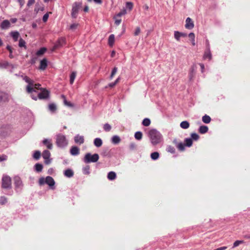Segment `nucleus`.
I'll return each mask as SVG.
<instances>
[{
  "label": "nucleus",
  "instance_id": "nucleus-1",
  "mask_svg": "<svg viewBox=\"0 0 250 250\" xmlns=\"http://www.w3.org/2000/svg\"><path fill=\"white\" fill-rule=\"evenodd\" d=\"M147 135L153 146L160 144L163 139L161 133L154 128L150 129L147 132Z\"/></svg>",
  "mask_w": 250,
  "mask_h": 250
},
{
  "label": "nucleus",
  "instance_id": "nucleus-58",
  "mask_svg": "<svg viewBox=\"0 0 250 250\" xmlns=\"http://www.w3.org/2000/svg\"><path fill=\"white\" fill-rule=\"evenodd\" d=\"M125 13H126L125 10H124L123 11H121L118 14H117V17H121V16H123V15H125Z\"/></svg>",
  "mask_w": 250,
  "mask_h": 250
},
{
  "label": "nucleus",
  "instance_id": "nucleus-50",
  "mask_svg": "<svg viewBox=\"0 0 250 250\" xmlns=\"http://www.w3.org/2000/svg\"><path fill=\"white\" fill-rule=\"evenodd\" d=\"M125 6L126 8L128 9L129 10H131L133 6V3L131 2H127L126 3Z\"/></svg>",
  "mask_w": 250,
  "mask_h": 250
},
{
  "label": "nucleus",
  "instance_id": "nucleus-46",
  "mask_svg": "<svg viewBox=\"0 0 250 250\" xmlns=\"http://www.w3.org/2000/svg\"><path fill=\"white\" fill-rule=\"evenodd\" d=\"M7 202V199L5 196H1L0 197V205H5Z\"/></svg>",
  "mask_w": 250,
  "mask_h": 250
},
{
  "label": "nucleus",
  "instance_id": "nucleus-52",
  "mask_svg": "<svg viewBox=\"0 0 250 250\" xmlns=\"http://www.w3.org/2000/svg\"><path fill=\"white\" fill-rule=\"evenodd\" d=\"M117 71V68L115 67L113 68L110 75V79H112Z\"/></svg>",
  "mask_w": 250,
  "mask_h": 250
},
{
  "label": "nucleus",
  "instance_id": "nucleus-29",
  "mask_svg": "<svg viewBox=\"0 0 250 250\" xmlns=\"http://www.w3.org/2000/svg\"><path fill=\"white\" fill-rule=\"evenodd\" d=\"M112 143L114 144H118L121 142L120 138L117 135H114L111 139Z\"/></svg>",
  "mask_w": 250,
  "mask_h": 250
},
{
  "label": "nucleus",
  "instance_id": "nucleus-21",
  "mask_svg": "<svg viewBox=\"0 0 250 250\" xmlns=\"http://www.w3.org/2000/svg\"><path fill=\"white\" fill-rule=\"evenodd\" d=\"M8 66H11L12 68H14V65L7 61H3L0 62V68H7Z\"/></svg>",
  "mask_w": 250,
  "mask_h": 250
},
{
  "label": "nucleus",
  "instance_id": "nucleus-20",
  "mask_svg": "<svg viewBox=\"0 0 250 250\" xmlns=\"http://www.w3.org/2000/svg\"><path fill=\"white\" fill-rule=\"evenodd\" d=\"M8 95L6 93L0 91V103L6 102L8 101Z\"/></svg>",
  "mask_w": 250,
  "mask_h": 250
},
{
  "label": "nucleus",
  "instance_id": "nucleus-60",
  "mask_svg": "<svg viewBox=\"0 0 250 250\" xmlns=\"http://www.w3.org/2000/svg\"><path fill=\"white\" fill-rule=\"evenodd\" d=\"M78 25V24L76 23L72 24L70 26V28L72 30L75 29L77 27Z\"/></svg>",
  "mask_w": 250,
  "mask_h": 250
},
{
  "label": "nucleus",
  "instance_id": "nucleus-63",
  "mask_svg": "<svg viewBox=\"0 0 250 250\" xmlns=\"http://www.w3.org/2000/svg\"><path fill=\"white\" fill-rule=\"evenodd\" d=\"M199 64V65H200V66L201 67L202 73H203L204 69H205L204 64L203 63H200Z\"/></svg>",
  "mask_w": 250,
  "mask_h": 250
},
{
  "label": "nucleus",
  "instance_id": "nucleus-62",
  "mask_svg": "<svg viewBox=\"0 0 250 250\" xmlns=\"http://www.w3.org/2000/svg\"><path fill=\"white\" fill-rule=\"evenodd\" d=\"M35 2V0H28L27 2V6H30V5L34 4Z\"/></svg>",
  "mask_w": 250,
  "mask_h": 250
},
{
  "label": "nucleus",
  "instance_id": "nucleus-24",
  "mask_svg": "<svg viewBox=\"0 0 250 250\" xmlns=\"http://www.w3.org/2000/svg\"><path fill=\"white\" fill-rule=\"evenodd\" d=\"M94 144L96 147H99L102 146L103 144V141L101 138H96L94 140Z\"/></svg>",
  "mask_w": 250,
  "mask_h": 250
},
{
  "label": "nucleus",
  "instance_id": "nucleus-11",
  "mask_svg": "<svg viewBox=\"0 0 250 250\" xmlns=\"http://www.w3.org/2000/svg\"><path fill=\"white\" fill-rule=\"evenodd\" d=\"M45 184L48 185L51 189H54V185L55 184V181L53 178L49 176H48L45 178Z\"/></svg>",
  "mask_w": 250,
  "mask_h": 250
},
{
  "label": "nucleus",
  "instance_id": "nucleus-30",
  "mask_svg": "<svg viewBox=\"0 0 250 250\" xmlns=\"http://www.w3.org/2000/svg\"><path fill=\"white\" fill-rule=\"evenodd\" d=\"M41 84L39 83H34V82L33 81V84L32 85V88L33 89V92H36V90H42V88H40Z\"/></svg>",
  "mask_w": 250,
  "mask_h": 250
},
{
  "label": "nucleus",
  "instance_id": "nucleus-41",
  "mask_svg": "<svg viewBox=\"0 0 250 250\" xmlns=\"http://www.w3.org/2000/svg\"><path fill=\"white\" fill-rule=\"evenodd\" d=\"M142 133L141 131H137L135 133L134 137L136 140H140L142 138Z\"/></svg>",
  "mask_w": 250,
  "mask_h": 250
},
{
  "label": "nucleus",
  "instance_id": "nucleus-33",
  "mask_svg": "<svg viewBox=\"0 0 250 250\" xmlns=\"http://www.w3.org/2000/svg\"><path fill=\"white\" fill-rule=\"evenodd\" d=\"M202 121L205 124H208L211 121V118L209 116L205 115L202 117Z\"/></svg>",
  "mask_w": 250,
  "mask_h": 250
},
{
  "label": "nucleus",
  "instance_id": "nucleus-59",
  "mask_svg": "<svg viewBox=\"0 0 250 250\" xmlns=\"http://www.w3.org/2000/svg\"><path fill=\"white\" fill-rule=\"evenodd\" d=\"M206 49H210V45L208 40L206 41Z\"/></svg>",
  "mask_w": 250,
  "mask_h": 250
},
{
  "label": "nucleus",
  "instance_id": "nucleus-53",
  "mask_svg": "<svg viewBox=\"0 0 250 250\" xmlns=\"http://www.w3.org/2000/svg\"><path fill=\"white\" fill-rule=\"evenodd\" d=\"M129 148L130 150H135L136 148V145L134 143H131L129 145Z\"/></svg>",
  "mask_w": 250,
  "mask_h": 250
},
{
  "label": "nucleus",
  "instance_id": "nucleus-9",
  "mask_svg": "<svg viewBox=\"0 0 250 250\" xmlns=\"http://www.w3.org/2000/svg\"><path fill=\"white\" fill-rule=\"evenodd\" d=\"M65 43V39L64 38H60L58 41L55 42L54 46L53 49H56L59 48L62 46Z\"/></svg>",
  "mask_w": 250,
  "mask_h": 250
},
{
  "label": "nucleus",
  "instance_id": "nucleus-18",
  "mask_svg": "<svg viewBox=\"0 0 250 250\" xmlns=\"http://www.w3.org/2000/svg\"><path fill=\"white\" fill-rule=\"evenodd\" d=\"M10 25V21L7 20H4L0 24V28L2 29H7Z\"/></svg>",
  "mask_w": 250,
  "mask_h": 250
},
{
  "label": "nucleus",
  "instance_id": "nucleus-37",
  "mask_svg": "<svg viewBox=\"0 0 250 250\" xmlns=\"http://www.w3.org/2000/svg\"><path fill=\"white\" fill-rule=\"evenodd\" d=\"M150 157L153 160H157L159 157V153L158 152H154L151 154Z\"/></svg>",
  "mask_w": 250,
  "mask_h": 250
},
{
  "label": "nucleus",
  "instance_id": "nucleus-14",
  "mask_svg": "<svg viewBox=\"0 0 250 250\" xmlns=\"http://www.w3.org/2000/svg\"><path fill=\"white\" fill-rule=\"evenodd\" d=\"M47 66V60L46 58L43 59L40 62L39 69L42 70H45Z\"/></svg>",
  "mask_w": 250,
  "mask_h": 250
},
{
  "label": "nucleus",
  "instance_id": "nucleus-3",
  "mask_svg": "<svg viewBox=\"0 0 250 250\" xmlns=\"http://www.w3.org/2000/svg\"><path fill=\"white\" fill-rule=\"evenodd\" d=\"M67 141L64 135L59 134L56 136V144L59 147H64L67 145Z\"/></svg>",
  "mask_w": 250,
  "mask_h": 250
},
{
  "label": "nucleus",
  "instance_id": "nucleus-38",
  "mask_svg": "<svg viewBox=\"0 0 250 250\" xmlns=\"http://www.w3.org/2000/svg\"><path fill=\"white\" fill-rule=\"evenodd\" d=\"M62 97L63 99V103L66 106H68L69 107H73V104H72L71 103H70V102H68L66 101V99H65V97L64 95H62Z\"/></svg>",
  "mask_w": 250,
  "mask_h": 250
},
{
  "label": "nucleus",
  "instance_id": "nucleus-8",
  "mask_svg": "<svg viewBox=\"0 0 250 250\" xmlns=\"http://www.w3.org/2000/svg\"><path fill=\"white\" fill-rule=\"evenodd\" d=\"M50 155V152L48 150H45L42 152V156L44 159V163L46 165H48L51 163Z\"/></svg>",
  "mask_w": 250,
  "mask_h": 250
},
{
  "label": "nucleus",
  "instance_id": "nucleus-36",
  "mask_svg": "<svg viewBox=\"0 0 250 250\" xmlns=\"http://www.w3.org/2000/svg\"><path fill=\"white\" fill-rule=\"evenodd\" d=\"M76 76V72H72L70 76V83L71 84H72L74 83V81L75 79Z\"/></svg>",
  "mask_w": 250,
  "mask_h": 250
},
{
  "label": "nucleus",
  "instance_id": "nucleus-35",
  "mask_svg": "<svg viewBox=\"0 0 250 250\" xmlns=\"http://www.w3.org/2000/svg\"><path fill=\"white\" fill-rule=\"evenodd\" d=\"M83 172L85 175H89L90 174V167L87 165L83 167Z\"/></svg>",
  "mask_w": 250,
  "mask_h": 250
},
{
  "label": "nucleus",
  "instance_id": "nucleus-12",
  "mask_svg": "<svg viewBox=\"0 0 250 250\" xmlns=\"http://www.w3.org/2000/svg\"><path fill=\"white\" fill-rule=\"evenodd\" d=\"M185 27L188 29H192L194 27V23L191 19L188 17L186 20Z\"/></svg>",
  "mask_w": 250,
  "mask_h": 250
},
{
  "label": "nucleus",
  "instance_id": "nucleus-61",
  "mask_svg": "<svg viewBox=\"0 0 250 250\" xmlns=\"http://www.w3.org/2000/svg\"><path fill=\"white\" fill-rule=\"evenodd\" d=\"M6 159L7 156L6 155H3L2 156H0V162L6 160Z\"/></svg>",
  "mask_w": 250,
  "mask_h": 250
},
{
  "label": "nucleus",
  "instance_id": "nucleus-15",
  "mask_svg": "<svg viewBox=\"0 0 250 250\" xmlns=\"http://www.w3.org/2000/svg\"><path fill=\"white\" fill-rule=\"evenodd\" d=\"M70 152L72 155L77 156L80 154V149L76 146H73L70 149Z\"/></svg>",
  "mask_w": 250,
  "mask_h": 250
},
{
  "label": "nucleus",
  "instance_id": "nucleus-47",
  "mask_svg": "<svg viewBox=\"0 0 250 250\" xmlns=\"http://www.w3.org/2000/svg\"><path fill=\"white\" fill-rule=\"evenodd\" d=\"M244 241L243 240H237L234 242L232 248H234L236 247H238L240 244L244 243Z\"/></svg>",
  "mask_w": 250,
  "mask_h": 250
},
{
  "label": "nucleus",
  "instance_id": "nucleus-27",
  "mask_svg": "<svg viewBox=\"0 0 250 250\" xmlns=\"http://www.w3.org/2000/svg\"><path fill=\"white\" fill-rule=\"evenodd\" d=\"M208 128L206 125H201L199 128V132L201 134H205L208 131Z\"/></svg>",
  "mask_w": 250,
  "mask_h": 250
},
{
  "label": "nucleus",
  "instance_id": "nucleus-19",
  "mask_svg": "<svg viewBox=\"0 0 250 250\" xmlns=\"http://www.w3.org/2000/svg\"><path fill=\"white\" fill-rule=\"evenodd\" d=\"M10 35L14 42H17L20 37V33L17 31L11 32Z\"/></svg>",
  "mask_w": 250,
  "mask_h": 250
},
{
  "label": "nucleus",
  "instance_id": "nucleus-40",
  "mask_svg": "<svg viewBox=\"0 0 250 250\" xmlns=\"http://www.w3.org/2000/svg\"><path fill=\"white\" fill-rule=\"evenodd\" d=\"M6 49L9 51V57L11 59H13L14 58V56L13 55V48L12 47L10 46L9 45H7L6 46Z\"/></svg>",
  "mask_w": 250,
  "mask_h": 250
},
{
  "label": "nucleus",
  "instance_id": "nucleus-51",
  "mask_svg": "<svg viewBox=\"0 0 250 250\" xmlns=\"http://www.w3.org/2000/svg\"><path fill=\"white\" fill-rule=\"evenodd\" d=\"M192 140H198L199 138V136L196 133H192L191 134Z\"/></svg>",
  "mask_w": 250,
  "mask_h": 250
},
{
  "label": "nucleus",
  "instance_id": "nucleus-7",
  "mask_svg": "<svg viewBox=\"0 0 250 250\" xmlns=\"http://www.w3.org/2000/svg\"><path fill=\"white\" fill-rule=\"evenodd\" d=\"M81 4L79 2H75L72 6L71 16L73 18H76L79 10L81 7Z\"/></svg>",
  "mask_w": 250,
  "mask_h": 250
},
{
  "label": "nucleus",
  "instance_id": "nucleus-22",
  "mask_svg": "<svg viewBox=\"0 0 250 250\" xmlns=\"http://www.w3.org/2000/svg\"><path fill=\"white\" fill-rule=\"evenodd\" d=\"M64 175L66 177L71 178L73 176L74 172L72 169L68 168L64 171Z\"/></svg>",
  "mask_w": 250,
  "mask_h": 250
},
{
  "label": "nucleus",
  "instance_id": "nucleus-25",
  "mask_svg": "<svg viewBox=\"0 0 250 250\" xmlns=\"http://www.w3.org/2000/svg\"><path fill=\"white\" fill-rule=\"evenodd\" d=\"M115 42V36L113 34H111L108 40V43L110 46H112Z\"/></svg>",
  "mask_w": 250,
  "mask_h": 250
},
{
  "label": "nucleus",
  "instance_id": "nucleus-44",
  "mask_svg": "<svg viewBox=\"0 0 250 250\" xmlns=\"http://www.w3.org/2000/svg\"><path fill=\"white\" fill-rule=\"evenodd\" d=\"M41 152L39 150L35 151L33 154V158L38 160L40 159L41 157Z\"/></svg>",
  "mask_w": 250,
  "mask_h": 250
},
{
  "label": "nucleus",
  "instance_id": "nucleus-4",
  "mask_svg": "<svg viewBox=\"0 0 250 250\" xmlns=\"http://www.w3.org/2000/svg\"><path fill=\"white\" fill-rule=\"evenodd\" d=\"M1 187L4 189L11 188V179L9 176L7 175L3 176L1 180Z\"/></svg>",
  "mask_w": 250,
  "mask_h": 250
},
{
  "label": "nucleus",
  "instance_id": "nucleus-42",
  "mask_svg": "<svg viewBox=\"0 0 250 250\" xmlns=\"http://www.w3.org/2000/svg\"><path fill=\"white\" fill-rule=\"evenodd\" d=\"M46 51V49L45 47L41 48L36 53L37 55L41 56L43 54L45 51Z\"/></svg>",
  "mask_w": 250,
  "mask_h": 250
},
{
  "label": "nucleus",
  "instance_id": "nucleus-56",
  "mask_svg": "<svg viewBox=\"0 0 250 250\" xmlns=\"http://www.w3.org/2000/svg\"><path fill=\"white\" fill-rule=\"evenodd\" d=\"M48 17H49V15H48V13H46V14H45L43 15V17H42V21H43V22H46V21H47V20H48Z\"/></svg>",
  "mask_w": 250,
  "mask_h": 250
},
{
  "label": "nucleus",
  "instance_id": "nucleus-57",
  "mask_svg": "<svg viewBox=\"0 0 250 250\" xmlns=\"http://www.w3.org/2000/svg\"><path fill=\"white\" fill-rule=\"evenodd\" d=\"M188 36L190 38L191 41L193 40L194 39H195V34L193 33H192V32L188 34Z\"/></svg>",
  "mask_w": 250,
  "mask_h": 250
},
{
  "label": "nucleus",
  "instance_id": "nucleus-64",
  "mask_svg": "<svg viewBox=\"0 0 250 250\" xmlns=\"http://www.w3.org/2000/svg\"><path fill=\"white\" fill-rule=\"evenodd\" d=\"M121 22V19H116L115 21V24L117 25H119Z\"/></svg>",
  "mask_w": 250,
  "mask_h": 250
},
{
  "label": "nucleus",
  "instance_id": "nucleus-54",
  "mask_svg": "<svg viewBox=\"0 0 250 250\" xmlns=\"http://www.w3.org/2000/svg\"><path fill=\"white\" fill-rule=\"evenodd\" d=\"M45 183V179L43 177H41L39 179V184L40 185H42Z\"/></svg>",
  "mask_w": 250,
  "mask_h": 250
},
{
  "label": "nucleus",
  "instance_id": "nucleus-10",
  "mask_svg": "<svg viewBox=\"0 0 250 250\" xmlns=\"http://www.w3.org/2000/svg\"><path fill=\"white\" fill-rule=\"evenodd\" d=\"M14 180L16 189H21L23 187V184L21 178L19 176H15Z\"/></svg>",
  "mask_w": 250,
  "mask_h": 250
},
{
  "label": "nucleus",
  "instance_id": "nucleus-31",
  "mask_svg": "<svg viewBox=\"0 0 250 250\" xmlns=\"http://www.w3.org/2000/svg\"><path fill=\"white\" fill-rule=\"evenodd\" d=\"M185 142L186 143L185 144V146H187L188 147H190L193 144L192 140V139H191L190 138H186L185 140Z\"/></svg>",
  "mask_w": 250,
  "mask_h": 250
},
{
  "label": "nucleus",
  "instance_id": "nucleus-48",
  "mask_svg": "<svg viewBox=\"0 0 250 250\" xmlns=\"http://www.w3.org/2000/svg\"><path fill=\"white\" fill-rule=\"evenodd\" d=\"M174 36L175 39L177 41H180V39L181 38V35H180V32L177 31H174Z\"/></svg>",
  "mask_w": 250,
  "mask_h": 250
},
{
  "label": "nucleus",
  "instance_id": "nucleus-39",
  "mask_svg": "<svg viewBox=\"0 0 250 250\" xmlns=\"http://www.w3.org/2000/svg\"><path fill=\"white\" fill-rule=\"evenodd\" d=\"M151 123L150 120L148 118H145L142 122V125L145 126H148Z\"/></svg>",
  "mask_w": 250,
  "mask_h": 250
},
{
  "label": "nucleus",
  "instance_id": "nucleus-17",
  "mask_svg": "<svg viewBox=\"0 0 250 250\" xmlns=\"http://www.w3.org/2000/svg\"><path fill=\"white\" fill-rule=\"evenodd\" d=\"M212 58V55L210 52V49H206L203 55V59L204 60L208 59V60H211Z\"/></svg>",
  "mask_w": 250,
  "mask_h": 250
},
{
  "label": "nucleus",
  "instance_id": "nucleus-16",
  "mask_svg": "<svg viewBox=\"0 0 250 250\" xmlns=\"http://www.w3.org/2000/svg\"><path fill=\"white\" fill-rule=\"evenodd\" d=\"M74 141L75 143L81 145L84 143V137L83 136L77 135L74 137Z\"/></svg>",
  "mask_w": 250,
  "mask_h": 250
},
{
  "label": "nucleus",
  "instance_id": "nucleus-23",
  "mask_svg": "<svg viewBox=\"0 0 250 250\" xmlns=\"http://www.w3.org/2000/svg\"><path fill=\"white\" fill-rule=\"evenodd\" d=\"M42 143L43 145L46 146L49 149H51L52 148V144L50 140H49L47 139H44L42 141Z\"/></svg>",
  "mask_w": 250,
  "mask_h": 250
},
{
  "label": "nucleus",
  "instance_id": "nucleus-2",
  "mask_svg": "<svg viewBox=\"0 0 250 250\" xmlns=\"http://www.w3.org/2000/svg\"><path fill=\"white\" fill-rule=\"evenodd\" d=\"M99 156L98 154L95 153L91 155L90 153H86L83 159V161L86 163H95L98 161Z\"/></svg>",
  "mask_w": 250,
  "mask_h": 250
},
{
  "label": "nucleus",
  "instance_id": "nucleus-55",
  "mask_svg": "<svg viewBox=\"0 0 250 250\" xmlns=\"http://www.w3.org/2000/svg\"><path fill=\"white\" fill-rule=\"evenodd\" d=\"M141 32V30L139 27H136L135 31L134 32V36H138Z\"/></svg>",
  "mask_w": 250,
  "mask_h": 250
},
{
  "label": "nucleus",
  "instance_id": "nucleus-13",
  "mask_svg": "<svg viewBox=\"0 0 250 250\" xmlns=\"http://www.w3.org/2000/svg\"><path fill=\"white\" fill-rule=\"evenodd\" d=\"M173 143L176 146L177 148L180 151H184L185 149V145L182 142H178L176 139H174Z\"/></svg>",
  "mask_w": 250,
  "mask_h": 250
},
{
  "label": "nucleus",
  "instance_id": "nucleus-34",
  "mask_svg": "<svg viewBox=\"0 0 250 250\" xmlns=\"http://www.w3.org/2000/svg\"><path fill=\"white\" fill-rule=\"evenodd\" d=\"M34 167L35 170L38 172H41L43 168L42 165L39 163H37L35 164Z\"/></svg>",
  "mask_w": 250,
  "mask_h": 250
},
{
  "label": "nucleus",
  "instance_id": "nucleus-49",
  "mask_svg": "<svg viewBox=\"0 0 250 250\" xmlns=\"http://www.w3.org/2000/svg\"><path fill=\"white\" fill-rule=\"evenodd\" d=\"M19 46L20 47H25V42L22 38L19 40Z\"/></svg>",
  "mask_w": 250,
  "mask_h": 250
},
{
  "label": "nucleus",
  "instance_id": "nucleus-6",
  "mask_svg": "<svg viewBox=\"0 0 250 250\" xmlns=\"http://www.w3.org/2000/svg\"><path fill=\"white\" fill-rule=\"evenodd\" d=\"M26 83H28V85L26 86V91L28 93L32 94L33 93V89L32 88V85L33 84V80H31L28 77L26 76V77H23V79Z\"/></svg>",
  "mask_w": 250,
  "mask_h": 250
},
{
  "label": "nucleus",
  "instance_id": "nucleus-32",
  "mask_svg": "<svg viewBox=\"0 0 250 250\" xmlns=\"http://www.w3.org/2000/svg\"><path fill=\"white\" fill-rule=\"evenodd\" d=\"M189 126V124L187 121H183L180 124V127L183 129H187Z\"/></svg>",
  "mask_w": 250,
  "mask_h": 250
},
{
  "label": "nucleus",
  "instance_id": "nucleus-45",
  "mask_svg": "<svg viewBox=\"0 0 250 250\" xmlns=\"http://www.w3.org/2000/svg\"><path fill=\"white\" fill-rule=\"evenodd\" d=\"M103 128L105 131L108 132L111 130V126L109 124L106 123L104 125Z\"/></svg>",
  "mask_w": 250,
  "mask_h": 250
},
{
  "label": "nucleus",
  "instance_id": "nucleus-26",
  "mask_svg": "<svg viewBox=\"0 0 250 250\" xmlns=\"http://www.w3.org/2000/svg\"><path fill=\"white\" fill-rule=\"evenodd\" d=\"M48 109L52 113H55L57 110V106L54 103H51L48 105Z\"/></svg>",
  "mask_w": 250,
  "mask_h": 250
},
{
  "label": "nucleus",
  "instance_id": "nucleus-28",
  "mask_svg": "<svg viewBox=\"0 0 250 250\" xmlns=\"http://www.w3.org/2000/svg\"><path fill=\"white\" fill-rule=\"evenodd\" d=\"M116 178V174L115 172L110 171L107 174V178L109 180H113Z\"/></svg>",
  "mask_w": 250,
  "mask_h": 250
},
{
  "label": "nucleus",
  "instance_id": "nucleus-43",
  "mask_svg": "<svg viewBox=\"0 0 250 250\" xmlns=\"http://www.w3.org/2000/svg\"><path fill=\"white\" fill-rule=\"evenodd\" d=\"M167 151L168 152H170L172 154H173L175 152V148L171 146H168L166 149Z\"/></svg>",
  "mask_w": 250,
  "mask_h": 250
},
{
  "label": "nucleus",
  "instance_id": "nucleus-5",
  "mask_svg": "<svg viewBox=\"0 0 250 250\" xmlns=\"http://www.w3.org/2000/svg\"><path fill=\"white\" fill-rule=\"evenodd\" d=\"M40 93L37 94L38 97H35L32 93L31 94V97L33 99L37 100V99H46L49 97V92L48 91L42 89Z\"/></svg>",
  "mask_w": 250,
  "mask_h": 250
}]
</instances>
